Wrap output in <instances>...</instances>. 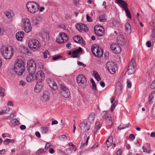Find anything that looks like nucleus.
<instances>
[{
	"instance_id": "c756f323",
	"label": "nucleus",
	"mask_w": 155,
	"mask_h": 155,
	"mask_svg": "<svg viewBox=\"0 0 155 155\" xmlns=\"http://www.w3.org/2000/svg\"><path fill=\"white\" fill-rule=\"evenodd\" d=\"M112 23L113 25L116 28H120L121 26V25L119 21L116 20H113L112 22Z\"/></svg>"
},
{
	"instance_id": "20e7f679",
	"label": "nucleus",
	"mask_w": 155,
	"mask_h": 155,
	"mask_svg": "<svg viewBox=\"0 0 155 155\" xmlns=\"http://www.w3.org/2000/svg\"><path fill=\"white\" fill-rule=\"evenodd\" d=\"M115 2L118 4L125 11L126 15L129 18H131V16L130 12L127 8V4L125 1L123 0H115Z\"/></svg>"
},
{
	"instance_id": "7ed1b4c3",
	"label": "nucleus",
	"mask_w": 155,
	"mask_h": 155,
	"mask_svg": "<svg viewBox=\"0 0 155 155\" xmlns=\"http://www.w3.org/2000/svg\"><path fill=\"white\" fill-rule=\"evenodd\" d=\"M26 5L28 11L32 13H35L38 11L39 7L34 2H28Z\"/></svg>"
},
{
	"instance_id": "72a5a7b5",
	"label": "nucleus",
	"mask_w": 155,
	"mask_h": 155,
	"mask_svg": "<svg viewBox=\"0 0 155 155\" xmlns=\"http://www.w3.org/2000/svg\"><path fill=\"white\" fill-rule=\"evenodd\" d=\"M93 72L95 79L97 81H100L101 80V78L97 72L96 71H94Z\"/></svg>"
},
{
	"instance_id": "39448f33",
	"label": "nucleus",
	"mask_w": 155,
	"mask_h": 155,
	"mask_svg": "<svg viewBox=\"0 0 155 155\" xmlns=\"http://www.w3.org/2000/svg\"><path fill=\"white\" fill-rule=\"evenodd\" d=\"M36 64L32 60L28 61L27 62V69L29 74H34L36 70Z\"/></svg>"
},
{
	"instance_id": "a18cd8bd",
	"label": "nucleus",
	"mask_w": 155,
	"mask_h": 155,
	"mask_svg": "<svg viewBox=\"0 0 155 155\" xmlns=\"http://www.w3.org/2000/svg\"><path fill=\"white\" fill-rule=\"evenodd\" d=\"M32 22L34 25H37L39 23V20L35 17H33L32 19Z\"/></svg>"
},
{
	"instance_id": "8fccbe9b",
	"label": "nucleus",
	"mask_w": 155,
	"mask_h": 155,
	"mask_svg": "<svg viewBox=\"0 0 155 155\" xmlns=\"http://www.w3.org/2000/svg\"><path fill=\"white\" fill-rule=\"evenodd\" d=\"M11 141H14V140L7 138L4 141L3 143L5 145H7Z\"/></svg>"
},
{
	"instance_id": "4be33fe9",
	"label": "nucleus",
	"mask_w": 155,
	"mask_h": 155,
	"mask_svg": "<svg viewBox=\"0 0 155 155\" xmlns=\"http://www.w3.org/2000/svg\"><path fill=\"white\" fill-rule=\"evenodd\" d=\"M24 33L23 32L19 31L16 33V38L18 41H21L24 37Z\"/></svg>"
},
{
	"instance_id": "4468645a",
	"label": "nucleus",
	"mask_w": 155,
	"mask_h": 155,
	"mask_svg": "<svg viewBox=\"0 0 155 155\" xmlns=\"http://www.w3.org/2000/svg\"><path fill=\"white\" fill-rule=\"evenodd\" d=\"M75 27L76 29L81 32L88 31L87 27L85 24L81 23L77 24L75 25Z\"/></svg>"
},
{
	"instance_id": "3c124183",
	"label": "nucleus",
	"mask_w": 155,
	"mask_h": 155,
	"mask_svg": "<svg viewBox=\"0 0 155 155\" xmlns=\"http://www.w3.org/2000/svg\"><path fill=\"white\" fill-rule=\"evenodd\" d=\"M78 53L75 50L74 51L72 52L71 57L73 58H76L78 54Z\"/></svg>"
},
{
	"instance_id": "cd10ccee",
	"label": "nucleus",
	"mask_w": 155,
	"mask_h": 155,
	"mask_svg": "<svg viewBox=\"0 0 155 155\" xmlns=\"http://www.w3.org/2000/svg\"><path fill=\"white\" fill-rule=\"evenodd\" d=\"M101 126V125L100 124V122H97L95 124V125L94 128V135H95L96 134L97 131L100 129Z\"/></svg>"
},
{
	"instance_id": "f704fd0d",
	"label": "nucleus",
	"mask_w": 155,
	"mask_h": 155,
	"mask_svg": "<svg viewBox=\"0 0 155 155\" xmlns=\"http://www.w3.org/2000/svg\"><path fill=\"white\" fill-rule=\"evenodd\" d=\"M125 29L127 31L128 33H130L131 31V28L130 24L127 23L125 25Z\"/></svg>"
},
{
	"instance_id": "338daca9",
	"label": "nucleus",
	"mask_w": 155,
	"mask_h": 155,
	"mask_svg": "<svg viewBox=\"0 0 155 155\" xmlns=\"http://www.w3.org/2000/svg\"><path fill=\"white\" fill-rule=\"evenodd\" d=\"M35 134L39 138L41 137V134L40 133L38 132H35Z\"/></svg>"
},
{
	"instance_id": "f3484780",
	"label": "nucleus",
	"mask_w": 155,
	"mask_h": 155,
	"mask_svg": "<svg viewBox=\"0 0 155 155\" xmlns=\"http://www.w3.org/2000/svg\"><path fill=\"white\" fill-rule=\"evenodd\" d=\"M47 82L50 87L53 90H56L58 89L57 85L54 81L50 79L47 80Z\"/></svg>"
},
{
	"instance_id": "393cba45",
	"label": "nucleus",
	"mask_w": 155,
	"mask_h": 155,
	"mask_svg": "<svg viewBox=\"0 0 155 155\" xmlns=\"http://www.w3.org/2000/svg\"><path fill=\"white\" fill-rule=\"evenodd\" d=\"M19 122L16 119H13L11 120L9 123V125L12 127H14L19 124Z\"/></svg>"
},
{
	"instance_id": "de8ad7c7",
	"label": "nucleus",
	"mask_w": 155,
	"mask_h": 155,
	"mask_svg": "<svg viewBox=\"0 0 155 155\" xmlns=\"http://www.w3.org/2000/svg\"><path fill=\"white\" fill-rule=\"evenodd\" d=\"M44 54V57L45 58H48V56L49 55V52L48 50H46L43 52Z\"/></svg>"
},
{
	"instance_id": "f03ea898",
	"label": "nucleus",
	"mask_w": 155,
	"mask_h": 155,
	"mask_svg": "<svg viewBox=\"0 0 155 155\" xmlns=\"http://www.w3.org/2000/svg\"><path fill=\"white\" fill-rule=\"evenodd\" d=\"M1 52L2 56L6 59H10L13 54L12 46L3 47L1 48Z\"/></svg>"
},
{
	"instance_id": "864d4df0",
	"label": "nucleus",
	"mask_w": 155,
	"mask_h": 155,
	"mask_svg": "<svg viewBox=\"0 0 155 155\" xmlns=\"http://www.w3.org/2000/svg\"><path fill=\"white\" fill-rule=\"evenodd\" d=\"M150 87L152 89H153L155 88V80L151 83Z\"/></svg>"
},
{
	"instance_id": "473e14b6",
	"label": "nucleus",
	"mask_w": 155,
	"mask_h": 155,
	"mask_svg": "<svg viewBox=\"0 0 155 155\" xmlns=\"http://www.w3.org/2000/svg\"><path fill=\"white\" fill-rule=\"evenodd\" d=\"M154 93V91L152 92L151 93H150L149 96V102L150 104H151L153 102V99Z\"/></svg>"
},
{
	"instance_id": "2eb2a0df",
	"label": "nucleus",
	"mask_w": 155,
	"mask_h": 155,
	"mask_svg": "<svg viewBox=\"0 0 155 155\" xmlns=\"http://www.w3.org/2000/svg\"><path fill=\"white\" fill-rule=\"evenodd\" d=\"M110 49L114 53L118 54L121 51V48L120 46L116 44H113L111 45Z\"/></svg>"
},
{
	"instance_id": "603ef678",
	"label": "nucleus",
	"mask_w": 155,
	"mask_h": 155,
	"mask_svg": "<svg viewBox=\"0 0 155 155\" xmlns=\"http://www.w3.org/2000/svg\"><path fill=\"white\" fill-rule=\"evenodd\" d=\"M42 132L44 133H46L48 131V129L47 127H41Z\"/></svg>"
},
{
	"instance_id": "ddd939ff",
	"label": "nucleus",
	"mask_w": 155,
	"mask_h": 155,
	"mask_svg": "<svg viewBox=\"0 0 155 155\" xmlns=\"http://www.w3.org/2000/svg\"><path fill=\"white\" fill-rule=\"evenodd\" d=\"M123 88L122 81H118L117 83L115 93L116 94L119 95L122 92Z\"/></svg>"
},
{
	"instance_id": "4d7b16f0",
	"label": "nucleus",
	"mask_w": 155,
	"mask_h": 155,
	"mask_svg": "<svg viewBox=\"0 0 155 155\" xmlns=\"http://www.w3.org/2000/svg\"><path fill=\"white\" fill-rule=\"evenodd\" d=\"M127 87L129 88H130L131 86V84L130 82L128 80L127 81Z\"/></svg>"
},
{
	"instance_id": "c9c22d12",
	"label": "nucleus",
	"mask_w": 155,
	"mask_h": 155,
	"mask_svg": "<svg viewBox=\"0 0 155 155\" xmlns=\"http://www.w3.org/2000/svg\"><path fill=\"white\" fill-rule=\"evenodd\" d=\"M155 68V63L154 62H151L150 67L148 68L149 71H153Z\"/></svg>"
},
{
	"instance_id": "a19ab883",
	"label": "nucleus",
	"mask_w": 155,
	"mask_h": 155,
	"mask_svg": "<svg viewBox=\"0 0 155 155\" xmlns=\"http://www.w3.org/2000/svg\"><path fill=\"white\" fill-rule=\"evenodd\" d=\"M130 65L132 67L136 68V65L134 59L132 58L131 59L129 64V65Z\"/></svg>"
},
{
	"instance_id": "f257e3e1",
	"label": "nucleus",
	"mask_w": 155,
	"mask_h": 155,
	"mask_svg": "<svg viewBox=\"0 0 155 155\" xmlns=\"http://www.w3.org/2000/svg\"><path fill=\"white\" fill-rule=\"evenodd\" d=\"M14 70L18 75H21L25 70L24 63L21 57H18L14 66Z\"/></svg>"
},
{
	"instance_id": "774afa93",
	"label": "nucleus",
	"mask_w": 155,
	"mask_h": 155,
	"mask_svg": "<svg viewBox=\"0 0 155 155\" xmlns=\"http://www.w3.org/2000/svg\"><path fill=\"white\" fill-rule=\"evenodd\" d=\"M122 154L121 151L120 150H118L117 152V155H121Z\"/></svg>"
},
{
	"instance_id": "f8f14e48",
	"label": "nucleus",
	"mask_w": 155,
	"mask_h": 155,
	"mask_svg": "<svg viewBox=\"0 0 155 155\" xmlns=\"http://www.w3.org/2000/svg\"><path fill=\"white\" fill-rule=\"evenodd\" d=\"M91 51L94 55L97 57H101L103 54L102 50L99 47L92 48Z\"/></svg>"
},
{
	"instance_id": "a211bd4d",
	"label": "nucleus",
	"mask_w": 155,
	"mask_h": 155,
	"mask_svg": "<svg viewBox=\"0 0 155 155\" xmlns=\"http://www.w3.org/2000/svg\"><path fill=\"white\" fill-rule=\"evenodd\" d=\"M117 42L119 45L124 46L125 43L124 37L122 35L118 36L117 38Z\"/></svg>"
},
{
	"instance_id": "69168bd1",
	"label": "nucleus",
	"mask_w": 155,
	"mask_h": 155,
	"mask_svg": "<svg viewBox=\"0 0 155 155\" xmlns=\"http://www.w3.org/2000/svg\"><path fill=\"white\" fill-rule=\"evenodd\" d=\"M50 144L49 143H46V146L45 147V149H47L48 147H50Z\"/></svg>"
},
{
	"instance_id": "423d86ee",
	"label": "nucleus",
	"mask_w": 155,
	"mask_h": 155,
	"mask_svg": "<svg viewBox=\"0 0 155 155\" xmlns=\"http://www.w3.org/2000/svg\"><path fill=\"white\" fill-rule=\"evenodd\" d=\"M77 81L79 86L82 87L87 85V80L83 74H79L78 76Z\"/></svg>"
},
{
	"instance_id": "e433bc0d",
	"label": "nucleus",
	"mask_w": 155,
	"mask_h": 155,
	"mask_svg": "<svg viewBox=\"0 0 155 155\" xmlns=\"http://www.w3.org/2000/svg\"><path fill=\"white\" fill-rule=\"evenodd\" d=\"M95 113L94 112H92L90 115L88 117V120L91 122H93L94 119L95 118Z\"/></svg>"
},
{
	"instance_id": "680f3d73",
	"label": "nucleus",
	"mask_w": 155,
	"mask_h": 155,
	"mask_svg": "<svg viewBox=\"0 0 155 155\" xmlns=\"http://www.w3.org/2000/svg\"><path fill=\"white\" fill-rule=\"evenodd\" d=\"M146 45L148 48L150 47L151 46V43L150 41H147L146 42Z\"/></svg>"
},
{
	"instance_id": "9b49d317",
	"label": "nucleus",
	"mask_w": 155,
	"mask_h": 155,
	"mask_svg": "<svg viewBox=\"0 0 155 155\" xmlns=\"http://www.w3.org/2000/svg\"><path fill=\"white\" fill-rule=\"evenodd\" d=\"M35 81L38 83H41L45 80V77L44 72L41 71H38L35 74Z\"/></svg>"
},
{
	"instance_id": "79ce46f5",
	"label": "nucleus",
	"mask_w": 155,
	"mask_h": 155,
	"mask_svg": "<svg viewBox=\"0 0 155 155\" xmlns=\"http://www.w3.org/2000/svg\"><path fill=\"white\" fill-rule=\"evenodd\" d=\"M105 118L107 121H111V117L110 115L108 113H105Z\"/></svg>"
},
{
	"instance_id": "0e129e2a",
	"label": "nucleus",
	"mask_w": 155,
	"mask_h": 155,
	"mask_svg": "<svg viewBox=\"0 0 155 155\" xmlns=\"http://www.w3.org/2000/svg\"><path fill=\"white\" fill-rule=\"evenodd\" d=\"M58 124V122L57 120H54L52 121L51 124L52 125H53L54 124Z\"/></svg>"
},
{
	"instance_id": "bb28decb",
	"label": "nucleus",
	"mask_w": 155,
	"mask_h": 155,
	"mask_svg": "<svg viewBox=\"0 0 155 155\" xmlns=\"http://www.w3.org/2000/svg\"><path fill=\"white\" fill-rule=\"evenodd\" d=\"M136 70V68L132 67L131 65H129L128 69V73L129 74H134Z\"/></svg>"
},
{
	"instance_id": "0eeeda50",
	"label": "nucleus",
	"mask_w": 155,
	"mask_h": 155,
	"mask_svg": "<svg viewBox=\"0 0 155 155\" xmlns=\"http://www.w3.org/2000/svg\"><path fill=\"white\" fill-rule=\"evenodd\" d=\"M60 87L61 90V93L62 95L65 98H68L70 96V93L68 88L64 84L60 85Z\"/></svg>"
},
{
	"instance_id": "1a4fd4ad",
	"label": "nucleus",
	"mask_w": 155,
	"mask_h": 155,
	"mask_svg": "<svg viewBox=\"0 0 155 155\" xmlns=\"http://www.w3.org/2000/svg\"><path fill=\"white\" fill-rule=\"evenodd\" d=\"M28 46L31 49H37L40 47V44L38 40L33 39L29 41Z\"/></svg>"
},
{
	"instance_id": "4c0bfd02",
	"label": "nucleus",
	"mask_w": 155,
	"mask_h": 155,
	"mask_svg": "<svg viewBox=\"0 0 155 155\" xmlns=\"http://www.w3.org/2000/svg\"><path fill=\"white\" fill-rule=\"evenodd\" d=\"M106 15L104 14L101 15L99 17V21L101 22H104L106 20Z\"/></svg>"
},
{
	"instance_id": "aec40b11",
	"label": "nucleus",
	"mask_w": 155,
	"mask_h": 155,
	"mask_svg": "<svg viewBox=\"0 0 155 155\" xmlns=\"http://www.w3.org/2000/svg\"><path fill=\"white\" fill-rule=\"evenodd\" d=\"M27 76L26 79V81L29 83L35 81V74H30Z\"/></svg>"
},
{
	"instance_id": "7c9ffc66",
	"label": "nucleus",
	"mask_w": 155,
	"mask_h": 155,
	"mask_svg": "<svg viewBox=\"0 0 155 155\" xmlns=\"http://www.w3.org/2000/svg\"><path fill=\"white\" fill-rule=\"evenodd\" d=\"M113 137L111 136H110L109 138L106 141V144L107 147H109L110 146L113 142Z\"/></svg>"
},
{
	"instance_id": "6e6d98bb",
	"label": "nucleus",
	"mask_w": 155,
	"mask_h": 155,
	"mask_svg": "<svg viewBox=\"0 0 155 155\" xmlns=\"http://www.w3.org/2000/svg\"><path fill=\"white\" fill-rule=\"evenodd\" d=\"M92 89L93 90L96 91L97 88L95 83L92 84Z\"/></svg>"
},
{
	"instance_id": "ea45409f",
	"label": "nucleus",
	"mask_w": 155,
	"mask_h": 155,
	"mask_svg": "<svg viewBox=\"0 0 155 155\" xmlns=\"http://www.w3.org/2000/svg\"><path fill=\"white\" fill-rule=\"evenodd\" d=\"M41 35L42 37L44 38L48 37V35L47 32L46 31H42L41 33Z\"/></svg>"
},
{
	"instance_id": "5fc2aeb1",
	"label": "nucleus",
	"mask_w": 155,
	"mask_h": 155,
	"mask_svg": "<svg viewBox=\"0 0 155 155\" xmlns=\"http://www.w3.org/2000/svg\"><path fill=\"white\" fill-rule=\"evenodd\" d=\"M86 19L87 21L89 22H91L92 21L91 17L88 14L86 15Z\"/></svg>"
},
{
	"instance_id": "6ab92c4d",
	"label": "nucleus",
	"mask_w": 155,
	"mask_h": 155,
	"mask_svg": "<svg viewBox=\"0 0 155 155\" xmlns=\"http://www.w3.org/2000/svg\"><path fill=\"white\" fill-rule=\"evenodd\" d=\"M50 98V93L47 91H45L43 93L42 100L44 101H48Z\"/></svg>"
},
{
	"instance_id": "e2e57ef3",
	"label": "nucleus",
	"mask_w": 155,
	"mask_h": 155,
	"mask_svg": "<svg viewBox=\"0 0 155 155\" xmlns=\"http://www.w3.org/2000/svg\"><path fill=\"white\" fill-rule=\"evenodd\" d=\"M20 128L21 130H23L25 129L26 128V127L25 125H22L20 126Z\"/></svg>"
},
{
	"instance_id": "2f4dec72",
	"label": "nucleus",
	"mask_w": 155,
	"mask_h": 155,
	"mask_svg": "<svg viewBox=\"0 0 155 155\" xmlns=\"http://www.w3.org/2000/svg\"><path fill=\"white\" fill-rule=\"evenodd\" d=\"M16 115V112L15 110L13 111L10 114L7 116L6 119L8 120H10L15 116Z\"/></svg>"
},
{
	"instance_id": "052dcab7",
	"label": "nucleus",
	"mask_w": 155,
	"mask_h": 155,
	"mask_svg": "<svg viewBox=\"0 0 155 155\" xmlns=\"http://www.w3.org/2000/svg\"><path fill=\"white\" fill-rule=\"evenodd\" d=\"M66 151L68 154H69L71 153V150L70 149L68 148L66 149Z\"/></svg>"
},
{
	"instance_id": "c85d7f7f",
	"label": "nucleus",
	"mask_w": 155,
	"mask_h": 155,
	"mask_svg": "<svg viewBox=\"0 0 155 155\" xmlns=\"http://www.w3.org/2000/svg\"><path fill=\"white\" fill-rule=\"evenodd\" d=\"M22 21L24 24V27L31 25L30 21L27 18H23L22 19Z\"/></svg>"
},
{
	"instance_id": "13d9d810",
	"label": "nucleus",
	"mask_w": 155,
	"mask_h": 155,
	"mask_svg": "<svg viewBox=\"0 0 155 155\" xmlns=\"http://www.w3.org/2000/svg\"><path fill=\"white\" fill-rule=\"evenodd\" d=\"M61 55H58L53 57V59L54 60H56L59 58H61Z\"/></svg>"
},
{
	"instance_id": "412c9836",
	"label": "nucleus",
	"mask_w": 155,
	"mask_h": 155,
	"mask_svg": "<svg viewBox=\"0 0 155 155\" xmlns=\"http://www.w3.org/2000/svg\"><path fill=\"white\" fill-rule=\"evenodd\" d=\"M42 88V85L41 83H37L35 87L34 88V90L37 93H39L41 90Z\"/></svg>"
},
{
	"instance_id": "9d476101",
	"label": "nucleus",
	"mask_w": 155,
	"mask_h": 155,
	"mask_svg": "<svg viewBox=\"0 0 155 155\" xmlns=\"http://www.w3.org/2000/svg\"><path fill=\"white\" fill-rule=\"evenodd\" d=\"M95 33L96 35L99 36H104V27L100 25H97L94 28Z\"/></svg>"
},
{
	"instance_id": "b1692460",
	"label": "nucleus",
	"mask_w": 155,
	"mask_h": 155,
	"mask_svg": "<svg viewBox=\"0 0 155 155\" xmlns=\"http://www.w3.org/2000/svg\"><path fill=\"white\" fill-rule=\"evenodd\" d=\"M142 148L144 152L150 153L152 151L150 145H147V146L145 147L143 146L142 147Z\"/></svg>"
},
{
	"instance_id": "6e6552de",
	"label": "nucleus",
	"mask_w": 155,
	"mask_h": 155,
	"mask_svg": "<svg viewBox=\"0 0 155 155\" xmlns=\"http://www.w3.org/2000/svg\"><path fill=\"white\" fill-rule=\"evenodd\" d=\"M116 66V64L113 61H109L106 64L107 68L109 71L112 74L115 73Z\"/></svg>"
},
{
	"instance_id": "bf43d9fd",
	"label": "nucleus",
	"mask_w": 155,
	"mask_h": 155,
	"mask_svg": "<svg viewBox=\"0 0 155 155\" xmlns=\"http://www.w3.org/2000/svg\"><path fill=\"white\" fill-rule=\"evenodd\" d=\"M129 138L132 140H133L135 139V136L133 134H130L129 136Z\"/></svg>"
},
{
	"instance_id": "c03bdc74",
	"label": "nucleus",
	"mask_w": 155,
	"mask_h": 155,
	"mask_svg": "<svg viewBox=\"0 0 155 155\" xmlns=\"http://www.w3.org/2000/svg\"><path fill=\"white\" fill-rule=\"evenodd\" d=\"M5 94V89L2 88L0 87V96H4Z\"/></svg>"
},
{
	"instance_id": "09e8293b",
	"label": "nucleus",
	"mask_w": 155,
	"mask_h": 155,
	"mask_svg": "<svg viewBox=\"0 0 155 155\" xmlns=\"http://www.w3.org/2000/svg\"><path fill=\"white\" fill-rule=\"evenodd\" d=\"M117 102L115 101L114 103L112 105L111 109V112L113 111L114 109H115L116 106L117 105Z\"/></svg>"
},
{
	"instance_id": "a878e982",
	"label": "nucleus",
	"mask_w": 155,
	"mask_h": 155,
	"mask_svg": "<svg viewBox=\"0 0 155 155\" xmlns=\"http://www.w3.org/2000/svg\"><path fill=\"white\" fill-rule=\"evenodd\" d=\"M10 108L8 107H5L1 111H0V115L5 114L8 113L10 110Z\"/></svg>"
},
{
	"instance_id": "58836bf2",
	"label": "nucleus",
	"mask_w": 155,
	"mask_h": 155,
	"mask_svg": "<svg viewBox=\"0 0 155 155\" xmlns=\"http://www.w3.org/2000/svg\"><path fill=\"white\" fill-rule=\"evenodd\" d=\"M24 28L25 31L27 33L30 32L32 29L31 25L25 26L24 27Z\"/></svg>"
},
{
	"instance_id": "dca6fc26",
	"label": "nucleus",
	"mask_w": 155,
	"mask_h": 155,
	"mask_svg": "<svg viewBox=\"0 0 155 155\" xmlns=\"http://www.w3.org/2000/svg\"><path fill=\"white\" fill-rule=\"evenodd\" d=\"M66 34L64 33H61L60 34L58 38L56 39V42L57 43L60 44H62L65 42L64 40H63L64 38H67L65 37Z\"/></svg>"
},
{
	"instance_id": "5701e85b",
	"label": "nucleus",
	"mask_w": 155,
	"mask_h": 155,
	"mask_svg": "<svg viewBox=\"0 0 155 155\" xmlns=\"http://www.w3.org/2000/svg\"><path fill=\"white\" fill-rule=\"evenodd\" d=\"M73 40L74 41L77 43H78L81 44L84 43L83 39L80 36H74L73 38Z\"/></svg>"
},
{
	"instance_id": "37998d69",
	"label": "nucleus",
	"mask_w": 155,
	"mask_h": 155,
	"mask_svg": "<svg viewBox=\"0 0 155 155\" xmlns=\"http://www.w3.org/2000/svg\"><path fill=\"white\" fill-rule=\"evenodd\" d=\"M129 127L128 124H121L118 127L119 130H123L128 127Z\"/></svg>"
},
{
	"instance_id": "49530a36",
	"label": "nucleus",
	"mask_w": 155,
	"mask_h": 155,
	"mask_svg": "<svg viewBox=\"0 0 155 155\" xmlns=\"http://www.w3.org/2000/svg\"><path fill=\"white\" fill-rule=\"evenodd\" d=\"M46 151H45L44 149H39L37 150L36 152V154L37 155H39L42 153H44Z\"/></svg>"
}]
</instances>
